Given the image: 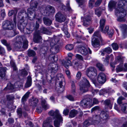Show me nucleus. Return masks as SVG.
<instances>
[{
    "label": "nucleus",
    "instance_id": "473e14b6",
    "mask_svg": "<svg viewBox=\"0 0 127 127\" xmlns=\"http://www.w3.org/2000/svg\"><path fill=\"white\" fill-rule=\"evenodd\" d=\"M51 118L50 117H49L43 122L42 125V127H47L48 124L50 122V120H51Z\"/></svg>",
    "mask_w": 127,
    "mask_h": 127
},
{
    "label": "nucleus",
    "instance_id": "f257e3e1",
    "mask_svg": "<svg viewBox=\"0 0 127 127\" xmlns=\"http://www.w3.org/2000/svg\"><path fill=\"white\" fill-rule=\"evenodd\" d=\"M49 115L53 117L55 119L53 122V125L55 127H60L61 123H62V117L57 109L54 111L52 110L48 112Z\"/></svg>",
    "mask_w": 127,
    "mask_h": 127
},
{
    "label": "nucleus",
    "instance_id": "412c9836",
    "mask_svg": "<svg viewBox=\"0 0 127 127\" xmlns=\"http://www.w3.org/2000/svg\"><path fill=\"white\" fill-rule=\"evenodd\" d=\"M38 3L35 1H31L30 2V7L29 8H31L33 10H35V8H37Z\"/></svg>",
    "mask_w": 127,
    "mask_h": 127
},
{
    "label": "nucleus",
    "instance_id": "680f3d73",
    "mask_svg": "<svg viewBox=\"0 0 127 127\" xmlns=\"http://www.w3.org/2000/svg\"><path fill=\"white\" fill-rule=\"evenodd\" d=\"M17 112L20 117H21L22 116V112L21 108H18L17 110Z\"/></svg>",
    "mask_w": 127,
    "mask_h": 127
},
{
    "label": "nucleus",
    "instance_id": "c756f323",
    "mask_svg": "<svg viewBox=\"0 0 127 127\" xmlns=\"http://www.w3.org/2000/svg\"><path fill=\"white\" fill-rule=\"evenodd\" d=\"M43 20L44 24L47 26H50L52 23V21L48 18H44Z\"/></svg>",
    "mask_w": 127,
    "mask_h": 127
},
{
    "label": "nucleus",
    "instance_id": "f704fd0d",
    "mask_svg": "<svg viewBox=\"0 0 127 127\" xmlns=\"http://www.w3.org/2000/svg\"><path fill=\"white\" fill-rule=\"evenodd\" d=\"M115 60L117 63H120V64H123L124 61L123 58L120 56H118L116 57Z\"/></svg>",
    "mask_w": 127,
    "mask_h": 127
},
{
    "label": "nucleus",
    "instance_id": "774afa93",
    "mask_svg": "<svg viewBox=\"0 0 127 127\" xmlns=\"http://www.w3.org/2000/svg\"><path fill=\"white\" fill-rule=\"evenodd\" d=\"M109 58L110 57L108 55H107L106 56L105 60H104V62L106 64H109Z\"/></svg>",
    "mask_w": 127,
    "mask_h": 127
},
{
    "label": "nucleus",
    "instance_id": "f3484780",
    "mask_svg": "<svg viewBox=\"0 0 127 127\" xmlns=\"http://www.w3.org/2000/svg\"><path fill=\"white\" fill-rule=\"evenodd\" d=\"M98 116L99 117L97 119H100L101 120L99 123L103 120H106L108 118V115L104 111H102L99 115H96Z\"/></svg>",
    "mask_w": 127,
    "mask_h": 127
},
{
    "label": "nucleus",
    "instance_id": "5701e85b",
    "mask_svg": "<svg viewBox=\"0 0 127 127\" xmlns=\"http://www.w3.org/2000/svg\"><path fill=\"white\" fill-rule=\"evenodd\" d=\"M66 61H64L63 60L62 61V63L63 65L66 68L69 66H70L72 64V63H71L70 60L68 59V58L66 57Z\"/></svg>",
    "mask_w": 127,
    "mask_h": 127
},
{
    "label": "nucleus",
    "instance_id": "a211bd4d",
    "mask_svg": "<svg viewBox=\"0 0 127 127\" xmlns=\"http://www.w3.org/2000/svg\"><path fill=\"white\" fill-rule=\"evenodd\" d=\"M38 101V99L37 98L33 97L29 100V103L32 106L36 107Z\"/></svg>",
    "mask_w": 127,
    "mask_h": 127
},
{
    "label": "nucleus",
    "instance_id": "a878e982",
    "mask_svg": "<svg viewBox=\"0 0 127 127\" xmlns=\"http://www.w3.org/2000/svg\"><path fill=\"white\" fill-rule=\"evenodd\" d=\"M18 33V32L16 31V30H13V31L9 32L7 34L6 37L9 38L13 37Z\"/></svg>",
    "mask_w": 127,
    "mask_h": 127
},
{
    "label": "nucleus",
    "instance_id": "09e8293b",
    "mask_svg": "<svg viewBox=\"0 0 127 127\" xmlns=\"http://www.w3.org/2000/svg\"><path fill=\"white\" fill-rule=\"evenodd\" d=\"M14 88L13 85L11 83L8 84L7 86L4 89L5 90H13Z\"/></svg>",
    "mask_w": 127,
    "mask_h": 127
},
{
    "label": "nucleus",
    "instance_id": "39448f33",
    "mask_svg": "<svg viewBox=\"0 0 127 127\" xmlns=\"http://www.w3.org/2000/svg\"><path fill=\"white\" fill-rule=\"evenodd\" d=\"M28 14L25 11H21L19 13V15H25V17H28L31 20H33L34 19L36 16V13L34 10H33L31 8H28L27 10Z\"/></svg>",
    "mask_w": 127,
    "mask_h": 127
},
{
    "label": "nucleus",
    "instance_id": "4c0bfd02",
    "mask_svg": "<svg viewBox=\"0 0 127 127\" xmlns=\"http://www.w3.org/2000/svg\"><path fill=\"white\" fill-rule=\"evenodd\" d=\"M33 30V28L32 27L31 24L29 26V27L26 28V34H30L31 33Z\"/></svg>",
    "mask_w": 127,
    "mask_h": 127
},
{
    "label": "nucleus",
    "instance_id": "20e7f679",
    "mask_svg": "<svg viewBox=\"0 0 127 127\" xmlns=\"http://www.w3.org/2000/svg\"><path fill=\"white\" fill-rule=\"evenodd\" d=\"M79 89L80 91L83 93L88 91V88L90 86V85L88 80L85 77L79 83Z\"/></svg>",
    "mask_w": 127,
    "mask_h": 127
},
{
    "label": "nucleus",
    "instance_id": "5fc2aeb1",
    "mask_svg": "<svg viewBox=\"0 0 127 127\" xmlns=\"http://www.w3.org/2000/svg\"><path fill=\"white\" fill-rule=\"evenodd\" d=\"M22 86V83L19 81L16 82L14 84V87L16 88H19Z\"/></svg>",
    "mask_w": 127,
    "mask_h": 127
},
{
    "label": "nucleus",
    "instance_id": "3c124183",
    "mask_svg": "<svg viewBox=\"0 0 127 127\" xmlns=\"http://www.w3.org/2000/svg\"><path fill=\"white\" fill-rule=\"evenodd\" d=\"M74 47V45L71 44H67L65 46L66 49L68 51H70L72 50Z\"/></svg>",
    "mask_w": 127,
    "mask_h": 127
},
{
    "label": "nucleus",
    "instance_id": "9b49d317",
    "mask_svg": "<svg viewBox=\"0 0 127 127\" xmlns=\"http://www.w3.org/2000/svg\"><path fill=\"white\" fill-rule=\"evenodd\" d=\"M81 19L83 21V24L85 26L87 27L92 23V18L89 15H87L84 17H82Z\"/></svg>",
    "mask_w": 127,
    "mask_h": 127
},
{
    "label": "nucleus",
    "instance_id": "dca6fc26",
    "mask_svg": "<svg viewBox=\"0 0 127 127\" xmlns=\"http://www.w3.org/2000/svg\"><path fill=\"white\" fill-rule=\"evenodd\" d=\"M79 50L82 54L84 56L88 55V51L90 54L92 53V51L89 48L87 49L84 47H82L79 48Z\"/></svg>",
    "mask_w": 127,
    "mask_h": 127
},
{
    "label": "nucleus",
    "instance_id": "c85d7f7f",
    "mask_svg": "<svg viewBox=\"0 0 127 127\" xmlns=\"http://www.w3.org/2000/svg\"><path fill=\"white\" fill-rule=\"evenodd\" d=\"M41 103L42 108L45 110H46L49 108L48 105L46 101L45 100H42Z\"/></svg>",
    "mask_w": 127,
    "mask_h": 127
},
{
    "label": "nucleus",
    "instance_id": "bf43d9fd",
    "mask_svg": "<svg viewBox=\"0 0 127 127\" xmlns=\"http://www.w3.org/2000/svg\"><path fill=\"white\" fill-rule=\"evenodd\" d=\"M112 46L113 49L115 50H117L119 48L118 44L116 43H113L112 44Z\"/></svg>",
    "mask_w": 127,
    "mask_h": 127
},
{
    "label": "nucleus",
    "instance_id": "4be33fe9",
    "mask_svg": "<svg viewBox=\"0 0 127 127\" xmlns=\"http://www.w3.org/2000/svg\"><path fill=\"white\" fill-rule=\"evenodd\" d=\"M114 100V99L111 98L107 99L104 101V103L105 105L108 106L110 109H111L112 107V104L111 102V100Z\"/></svg>",
    "mask_w": 127,
    "mask_h": 127
},
{
    "label": "nucleus",
    "instance_id": "6e6d98bb",
    "mask_svg": "<svg viewBox=\"0 0 127 127\" xmlns=\"http://www.w3.org/2000/svg\"><path fill=\"white\" fill-rule=\"evenodd\" d=\"M104 28H102V29H100L99 30L103 33H106L109 31V27L108 26H106L104 28V30H103Z\"/></svg>",
    "mask_w": 127,
    "mask_h": 127
},
{
    "label": "nucleus",
    "instance_id": "58836bf2",
    "mask_svg": "<svg viewBox=\"0 0 127 127\" xmlns=\"http://www.w3.org/2000/svg\"><path fill=\"white\" fill-rule=\"evenodd\" d=\"M93 37L98 38L101 40V35L99 31H96L94 32L93 35Z\"/></svg>",
    "mask_w": 127,
    "mask_h": 127
},
{
    "label": "nucleus",
    "instance_id": "4d7b16f0",
    "mask_svg": "<svg viewBox=\"0 0 127 127\" xmlns=\"http://www.w3.org/2000/svg\"><path fill=\"white\" fill-rule=\"evenodd\" d=\"M103 52H106L108 54H110L112 52V50L110 47H108L103 50Z\"/></svg>",
    "mask_w": 127,
    "mask_h": 127
},
{
    "label": "nucleus",
    "instance_id": "49530a36",
    "mask_svg": "<svg viewBox=\"0 0 127 127\" xmlns=\"http://www.w3.org/2000/svg\"><path fill=\"white\" fill-rule=\"evenodd\" d=\"M121 110L125 113H127V104H124L122 106Z\"/></svg>",
    "mask_w": 127,
    "mask_h": 127
},
{
    "label": "nucleus",
    "instance_id": "b1692460",
    "mask_svg": "<svg viewBox=\"0 0 127 127\" xmlns=\"http://www.w3.org/2000/svg\"><path fill=\"white\" fill-rule=\"evenodd\" d=\"M92 45L94 47H96V46L99 45V39L93 37L92 39Z\"/></svg>",
    "mask_w": 127,
    "mask_h": 127
},
{
    "label": "nucleus",
    "instance_id": "393cba45",
    "mask_svg": "<svg viewBox=\"0 0 127 127\" xmlns=\"http://www.w3.org/2000/svg\"><path fill=\"white\" fill-rule=\"evenodd\" d=\"M7 68L6 67L0 68V76L2 79H4L5 77V72L6 71Z\"/></svg>",
    "mask_w": 127,
    "mask_h": 127
},
{
    "label": "nucleus",
    "instance_id": "f03ea898",
    "mask_svg": "<svg viewBox=\"0 0 127 127\" xmlns=\"http://www.w3.org/2000/svg\"><path fill=\"white\" fill-rule=\"evenodd\" d=\"M56 80L57 81L58 80H59V86L56 87L55 89L59 93H62L64 90L65 85V79L62 74H58L57 75Z\"/></svg>",
    "mask_w": 127,
    "mask_h": 127
},
{
    "label": "nucleus",
    "instance_id": "0e129e2a",
    "mask_svg": "<svg viewBox=\"0 0 127 127\" xmlns=\"http://www.w3.org/2000/svg\"><path fill=\"white\" fill-rule=\"evenodd\" d=\"M95 1V0H90L89 1V6L90 8H92L93 7Z\"/></svg>",
    "mask_w": 127,
    "mask_h": 127
},
{
    "label": "nucleus",
    "instance_id": "052dcab7",
    "mask_svg": "<svg viewBox=\"0 0 127 127\" xmlns=\"http://www.w3.org/2000/svg\"><path fill=\"white\" fill-rule=\"evenodd\" d=\"M28 42L27 40H25L23 42V46H22V48L27 49L28 47Z\"/></svg>",
    "mask_w": 127,
    "mask_h": 127
},
{
    "label": "nucleus",
    "instance_id": "a19ab883",
    "mask_svg": "<svg viewBox=\"0 0 127 127\" xmlns=\"http://www.w3.org/2000/svg\"><path fill=\"white\" fill-rule=\"evenodd\" d=\"M31 24L32 27L33 28V30H36L38 29L39 27V24L37 23V21H36V22L35 25L33 23H31Z\"/></svg>",
    "mask_w": 127,
    "mask_h": 127
},
{
    "label": "nucleus",
    "instance_id": "f8f14e48",
    "mask_svg": "<svg viewBox=\"0 0 127 127\" xmlns=\"http://www.w3.org/2000/svg\"><path fill=\"white\" fill-rule=\"evenodd\" d=\"M42 40L41 37L40 36V32L39 30L35 31L33 34V41L36 43L41 42Z\"/></svg>",
    "mask_w": 127,
    "mask_h": 127
},
{
    "label": "nucleus",
    "instance_id": "338daca9",
    "mask_svg": "<svg viewBox=\"0 0 127 127\" xmlns=\"http://www.w3.org/2000/svg\"><path fill=\"white\" fill-rule=\"evenodd\" d=\"M7 99L8 100L11 101L13 100L14 99V96L12 95H7L6 96Z\"/></svg>",
    "mask_w": 127,
    "mask_h": 127
},
{
    "label": "nucleus",
    "instance_id": "ddd939ff",
    "mask_svg": "<svg viewBox=\"0 0 127 127\" xmlns=\"http://www.w3.org/2000/svg\"><path fill=\"white\" fill-rule=\"evenodd\" d=\"M55 16L56 20L60 22H64L66 19L65 16L60 12L57 13Z\"/></svg>",
    "mask_w": 127,
    "mask_h": 127
},
{
    "label": "nucleus",
    "instance_id": "6e6552de",
    "mask_svg": "<svg viewBox=\"0 0 127 127\" xmlns=\"http://www.w3.org/2000/svg\"><path fill=\"white\" fill-rule=\"evenodd\" d=\"M2 27L4 29L6 30H15L16 29V26L8 21H6L3 22Z\"/></svg>",
    "mask_w": 127,
    "mask_h": 127
},
{
    "label": "nucleus",
    "instance_id": "603ef678",
    "mask_svg": "<svg viewBox=\"0 0 127 127\" xmlns=\"http://www.w3.org/2000/svg\"><path fill=\"white\" fill-rule=\"evenodd\" d=\"M47 9H50L49 14L51 13H54L55 12V8L51 6L48 5L47 6Z\"/></svg>",
    "mask_w": 127,
    "mask_h": 127
},
{
    "label": "nucleus",
    "instance_id": "864d4df0",
    "mask_svg": "<svg viewBox=\"0 0 127 127\" xmlns=\"http://www.w3.org/2000/svg\"><path fill=\"white\" fill-rule=\"evenodd\" d=\"M125 99V98L122 96L119 97L117 100V103L119 105L123 104L122 100Z\"/></svg>",
    "mask_w": 127,
    "mask_h": 127
},
{
    "label": "nucleus",
    "instance_id": "7c9ffc66",
    "mask_svg": "<svg viewBox=\"0 0 127 127\" xmlns=\"http://www.w3.org/2000/svg\"><path fill=\"white\" fill-rule=\"evenodd\" d=\"M31 77L30 76H29L28 77L27 81L25 84V87L27 88L30 87L31 85Z\"/></svg>",
    "mask_w": 127,
    "mask_h": 127
},
{
    "label": "nucleus",
    "instance_id": "72a5a7b5",
    "mask_svg": "<svg viewBox=\"0 0 127 127\" xmlns=\"http://www.w3.org/2000/svg\"><path fill=\"white\" fill-rule=\"evenodd\" d=\"M123 34L124 35L127 33V25L126 24L122 25L121 26Z\"/></svg>",
    "mask_w": 127,
    "mask_h": 127
},
{
    "label": "nucleus",
    "instance_id": "cd10ccee",
    "mask_svg": "<svg viewBox=\"0 0 127 127\" xmlns=\"http://www.w3.org/2000/svg\"><path fill=\"white\" fill-rule=\"evenodd\" d=\"M58 66L57 65L55 64H52L51 66V68L50 70L51 72L56 73L58 70Z\"/></svg>",
    "mask_w": 127,
    "mask_h": 127
},
{
    "label": "nucleus",
    "instance_id": "bb28decb",
    "mask_svg": "<svg viewBox=\"0 0 127 127\" xmlns=\"http://www.w3.org/2000/svg\"><path fill=\"white\" fill-rule=\"evenodd\" d=\"M30 93L29 92H27L22 97L21 99V102L23 104H25V102L27 100L28 98Z\"/></svg>",
    "mask_w": 127,
    "mask_h": 127
},
{
    "label": "nucleus",
    "instance_id": "c03bdc74",
    "mask_svg": "<svg viewBox=\"0 0 127 127\" xmlns=\"http://www.w3.org/2000/svg\"><path fill=\"white\" fill-rule=\"evenodd\" d=\"M28 55L29 57H33L35 55L36 53L33 50H29L28 51Z\"/></svg>",
    "mask_w": 127,
    "mask_h": 127
},
{
    "label": "nucleus",
    "instance_id": "13d9d810",
    "mask_svg": "<svg viewBox=\"0 0 127 127\" xmlns=\"http://www.w3.org/2000/svg\"><path fill=\"white\" fill-rule=\"evenodd\" d=\"M27 74L28 72L25 69L21 70V76L24 77L27 76Z\"/></svg>",
    "mask_w": 127,
    "mask_h": 127
},
{
    "label": "nucleus",
    "instance_id": "2f4dec72",
    "mask_svg": "<svg viewBox=\"0 0 127 127\" xmlns=\"http://www.w3.org/2000/svg\"><path fill=\"white\" fill-rule=\"evenodd\" d=\"M78 112L77 110L73 109L71 110L69 113V117L71 118L75 117L78 114Z\"/></svg>",
    "mask_w": 127,
    "mask_h": 127
},
{
    "label": "nucleus",
    "instance_id": "aec40b11",
    "mask_svg": "<svg viewBox=\"0 0 127 127\" xmlns=\"http://www.w3.org/2000/svg\"><path fill=\"white\" fill-rule=\"evenodd\" d=\"M118 5V7L116 8H120L124 9L123 8L124 6L127 5V2L124 0H120L119 1Z\"/></svg>",
    "mask_w": 127,
    "mask_h": 127
},
{
    "label": "nucleus",
    "instance_id": "e433bc0d",
    "mask_svg": "<svg viewBox=\"0 0 127 127\" xmlns=\"http://www.w3.org/2000/svg\"><path fill=\"white\" fill-rule=\"evenodd\" d=\"M105 19H102L100 21V26L99 27V29H102V28L104 27L105 25Z\"/></svg>",
    "mask_w": 127,
    "mask_h": 127
},
{
    "label": "nucleus",
    "instance_id": "2eb2a0df",
    "mask_svg": "<svg viewBox=\"0 0 127 127\" xmlns=\"http://www.w3.org/2000/svg\"><path fill=\"white\" fill-rule=\"evenodd\" d=\"M97 81L99 83L103 84L106 80V77L105 74L102 72L100 73L97 78Z\"/></svg>",
    "mask_w": 127,
    "mask_h": 127
},
{
    "label": "nucleus",
    "instance_id": "ea45409f",
    "mask_svg": "<svg viewBox=\"0 0 127 127\" xmlns=\"http://www.w3.org/2000/svg\"><path fill=\"white\" fill-rule=\"evenodd\" d=\"M116 71L117 72L121 71L124 70L123 64H120L116 68Z\"/></svg>",
    "mask_w": 127,
    "mask_h": 127
},
{
    "label": "nucleus",
    "instance_id": "de8ad7c7",
    "mask_svg": "<svg viewBox=\"0 0 127 127\" xmlns=\"http://www.w3.org/2000/svg\"><path fill=\"white\" fill-rule=\"evenodd\" d=\"M40 31L42 33L48 34L49 32L48 29L43 27H42L40 29Z\"/></svg>",
    "mask_w": 127,
    "mask_h": 127
},
{
    "label": "nucleus",
    "instance_id": "423d86ee",
    "mask_svg": "<svg viewBox=\"0 0 127 127\" xmlns=\"http://www.w3.org/2000/svg\"><path fill=\"white\" fill-rule=\"evenodd\" d=\"M59 41V38L57 37L51 39L50 44L51 47L50 51L53 54L57 53L59 51V46L56 44Z\"/></svg>",
    "mask_w": 127,
    "mask_h": 127
},
{
    "label": "nucleus",
    "instance_id": "0eeeda50",
    "mask_svg": "<svg viewBox=\"0 0 127 127\" xmlns=\"http://www.w3.org/2000/svg\"><path fill=\"white\" fill-rule=\"evenodd\" d=\"M115 13L117 15L119 16L117 19L118 21L120 22L125 21L124 17L126 15V12L124 9L120 8H116Z\"/></svg>",
    "mask_w": 127,
    "mask_h": 127
},
{
    "label": "nucleus",
    "instance_id": "69168bd1",
    "mask_svg": "<svg viewBox=\"0 0 127 127\" xmlns=\"http://www.w3.org/2000/svg\"><path fill=\"white\" fill-rule=\"evenodd\" d=\"M107 89H103L100 91V93L101 95H104L105 94L108 93Z\"/></svg>",
    "mask_w": 127,
    "mask_h": 127
},
{
    "label": "nucleus",
    "instance_id": "8fccbe9b",
    "mask_svg": "<svg viewBox=\"0 0 127 127\" xmlns=\"http://www.w3.org/2000/svg\"><path fill=\"white\" fill-rule=\"evenodd\" d=\"M97 67L99 68V69L102 71H104L105 69L103 67V65L100 63H98L96 64Z\"/></svg>",
    "mask_w": 127,
    "mask_h": 127
},
{
    "label": "nucleus",
    "instance_id": "6ab92c4d",
    "mask_svg": "<svg viewBox=\"0 0 127 127\" xmlns=\"http://www.w3.org/2000/svg\"><path fill=\"white\" fill-rule=\"evenodd\" d=\"M22 43L21 41L16 42L14 45V48L16 50L21 51L22 49Z\"/></svg>",
    "mask_w": 127,
    "mask_h": 127
},
{
    "label": "nucleus",
    "instance_id": "4468645a",
    "mask_svg": "<svg viewBox=\"0 0 127 127\" xmlns=\"http://www.w3.org/2000/svg\"><path fill=\"white\" fill-rule=\"evenodd\" d=\"M24 16H22L21 19L19 21L17 25L18 29L21 31H24L26 26V24L24 22Z\"/></svg>",
    "mask_w": 127,
    "mask_h": 127
},
{
    "label": "nucleus",
    "instance_id": "79ce46f5",
    "mask_svg": "<svg viewBox=\"0 0 127 127\" xmlns=\"http://www.w3.org/2000/svg\"><path fill=\"white\" fill-rule=\"evenodd\" d=\"M116 3L113 1H110L109 3L108 6L110 9L115 7Z\"/></svg>",
    "mask_w": 127,
    "mask_h": 127
},
{
    "label": "nucleus",
    "instance_id": "37998d69",
    "mask_svg": "<svg viewBox=\"0 0 127 127\" xmlns=\"http://www.w3.org/2000/svg\"><path fill=\"white\" fill-rule=\"evenodd\" d=\"M48 48L47 47L45 46L42 47L40 49V52L43 54H45L48 50Z\"/></svg>",
    "mask_w": 127,
    "mask_h": 127
},
{
    "label": "nucleus",
    "instance_id": "a18cd8bd",
    "mask_svg": "<svg viewBox=\"0 0 127 127\" xmlns=\"http://www.w3.org/2000/svg\"><path fill=\"white\" fill-rule=\"evenodd\" d=\"M48 58L49 59H50L53 62L56 61L58 60V58L57 57L55 58V56L53 55H50Z\"/></svg>",
    "mask_w": 127,
    "mask_h": 127
},
{
    "label": "nucleus",
    "instance_id": "e2e57ef3",
    "mask_svg": "<svg viewBox=\"0 0 127 127\" xmlns=\"http://www.w3.org/2000/svg\"><path fill=\"white\" fill-rule=\"evenodd\" d=\"M5 53V50L4 48L0 45V54L4 55Z\"/></svg>",
    "mask_w": 127,
    "mask_h": 127
},
{
    "label": "nucleus",
    "instance_id": "9d476101",
    "mask_svg": "<svg viewBox=\"0 0 127 127\" xmlns=\"http://www.w3.org/2000/svg\"><path fill=\"white\" fill-rule=\"evenodd\" d=\"M80 105L85 108L90 107L92 106V101L89 98L84 99L81 101Z\"/></svg>",
    "mask_w": 127,
    "mask_h": 127
},
{
    "label": "nucleus",
    "instance_id": "1a4fd4ad",
    "mask_svg": "<svg viewBox=\"0 0 127 127\" xmlns=\"http://www.w3.org/2000/svg\"><path fill=\"white\" fill-rule=\"evenodd\" d=\"M87 76L90 78H94L97 75V71L96 69L93 67H90L86 71Z\"/></svg>",
    "mask_w": 127,
    "mask_h": 127
},
{
    "label": "nucleus",
    "instance_id": "7ed1b4c3",
    "mask_svg": "<svg viewBox=\"0 0 127 127\" xmlns=\"http://www.w3.org/2000/svg\"><path fill=\"white\" fill-rule=\"evenodd\" d=\"M99 117L97 115H94L92 118H89L88 119L85 120L83 125V127H87L90 125H98L99 123L101 120L100 119H97Z\"/></svg>",
    "mask_w": 127,
    "mask_h": 127
},
{
    "label": "nucleus",
    "instance_id": "c9c22d12",
    "mask_svg": "<svg viewBox=\"0 0 127 127\" xmlns=\"http://www.w3.org/2000/svg\"><path fill=\"white\" fill-rule=\"evenodd\" d=\"M63 30L64 31L66 36L67 38H69L70 36V35L68 32V29L67 26H64L63 29Z\"/></svg>",
    "mask_w": 127,
    "mask_h": 127
}]
</instances>
